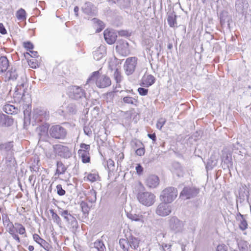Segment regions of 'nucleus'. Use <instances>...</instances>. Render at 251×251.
Returning <instances> with one entry per match:
<instances>
[{
  "label": "nucleus",
  "instance_id": "nucleus-1",
  "mask_svg": "<svg viewBox=\"0 0 251 251\" xmlns=\"http://www.w3.org/2000/svg\"><path fill=\"white\" fill-rule=\"evenodd\" d=\"M134 193L136 194L138 201L142 205L150 207L156 201L155 195L151 192L145 190V187L140 181H135L132 185Z\"/></svg>",
  "mask_w": 251,
  "mask_h": 251
},
{
  "label": "nucleus",
  "instance_id": "nucleus-2",
  "mask_svg": "<svg viewBox=\"0 0 251 251\" xmlns=\"http://www.w3.org/2000/svg\"><path fill=\"white\" fill-rule=\"evenodd\" d=\"M95 81L96 85L100 88L109 87L111 84V80L109 77L103 75H100V70L93 72L88 78L87 83Z\"/></svg>",
  "mask_w": 251,
  "mask_h": 251
},
{
  "label": "nucleus",
  "instance_id": "nucleus-3",
  "mask_svg": "<svg viewBox=\"0 0 251 251\" xmlns=\"http://www.w3.org/2000/svg\"><path fill=\"white\" fill-rule=\"evenodd\" d=\"M168 226L170 230L175 233L183 231L184 223L176 216L171 217L168 220Z\"/></svg>",
  "mask_w": 251,
  "mask_h": 251
},
{
  "label": "nucleus",
  "instance_id": "nucleus-4",
  "mask_svg": "<svg viewBox=\"0 0 251 251\" xmlns=\"http://www.w3.org/2000/svg\"><path fill=\"white\" fill-rule=\"evenodd\" d=\"M177 191L173 187H169L164 189L160 195L161 199L165 202H172L177 197Z\"/></svg>",
  "mask_w": 251,
  "mask_h": 251
},
{
  "label": "nucleus",
  "instance_id": "nucleus-5",
  "mask_svg": "<svg viewBox=\"0 0 251 251\" xmlns=\"http://www.w3.org/2000/svg\"><path fill=\"white\" fill-rule=\"evenodd\" d=\"M32 118L35 123H44L49 119V113L43 109L36 108L33 110Z\"/></svg>",
  "mask_w": 251,
  "mask_h": 251
},
{
  "label": "nucleus",
  "instance_id": "nucleus-6",
  "mask_svg": "<svg viewBox=\"0 0 251 251\" xmlns=\"http://www.w3.org/2000/svg\"><path fill=\"white\" fill-rule=\"evenodd\" d=\"M138 59L136 57L127 58L124 65V69L126 75H129L135 71L137 64Z\"/></svg>",
  "mask_w": 251,
  "mask_h": 251
},
{
  "label": "nucleus",
  "instance_id": "nucleus-7",
  "mask_svg": "<svg viewBox=\"0 0 251 251\" xmlns=\"http://www.w3.org/2000/svg\"><path fill=\"white\" fill-rule=\"evenodd\" d=\"M51 137L55 139H63L65 138L67 131L65 128L60 125L53 126L50 129Z\"/></svg>",
  "mask_w": 251,
  "mask_h": 251
},
{
  "label": "nucleus",
  "instance_id": "nucleus-8",
  "mask_svg": "<svg viewBox=\"0 0 251 251\" xmlns=\"http://www.w3.org/2000/svg\"><path fill=\"white\" fill-rule=\"evenodd\" d=\"M200 189L195 187H185L180 193V197L186 199H190L196 197L200 193Z\"/></svg>",
  "mask_w": 251,
  "mask_h": 251
},
{
  "label": "nucleus",
  "instance_id": "nucleus-9",
  "mask_svg": "<svg viewBox=\"0 0 251 251\" xmlns=\"http://www.w3.org/2000/svg\"><path fill=\"white\" fill-rule=\"evenodd\" d=\"M116 51L123 56H127L130 54L128 43L123 40H119L117 43Z\"/></svg>",
  "mask_w": 251,
  "mask_h": 251
},
{
  "label": "nucleus",
  "instance_id": "nucleus-10",
  "mask_svg": "<svg viewBox=\"0 0 251 251\" xmlns=\"http://www.w3.org/2000/svg\"><path fill=\"white\" fill-rule=\"evenodd\" d=\"M168 202H161L156 207L155 212L157 215L161 217L169 215L172 211L171 206L168 204Z\"/></svg>",
  "mask_w": 251,
  "mask_h": 251
},
{
  "label": "nucleus",
  "instance_id": "nucleus-11",
  "mask_svg": "<svg viewBox=\"0 0 251 251\" xmlns=\"http://www.w3.org/2000/svg\"><path fill=\"white\" fill-rule=\"evenodd\" d=\"M53 148L56 153L62 157L67 158L71 155V151L66 146L59 144L55 145Z\"/></svg>",
  "mask_w": 251,
  "mask_h": 251
},
{
  "label": "nucleus",
  "instance_id": "nucleus-12",
  "mask_svg": "<svg viewBox=\"0 0 251 251\" xmlns=\"http://www.w3.org/2000/svg\"><path fill=\"white\" fill-rule=\"evenodd\" d=\"M77 218V215L76 214L72 215L70 214L69 216L68 219L67 221L69 223L70 225V227L72 230V231L74 233L75 235L74 236V238L75 239V237L77 238V227H78V223L76 220Z\"/></svg>",
  "mask_w": 251,
  "mask_h": 251
},
{
  "label": "nucleus",
  "instance_id": "nucleus-13",
  "mask_svg": "<svg viewBox=\"0 0 251 251\" xmlns=\"http://www.w3.org/2000/svg\"><path fill=\"white\" fill-rule=\"evenodd\" d=\"M103 34L104 39L108 44H113L116 41L117 36L113 30H105Z\"/></svg>",
  "mask_w": 251,
  "mask_h": 251
},
{
  "label": "nucleus",
  "instance_id": "nucleus-14",
  "mask_svg": "<svg viewBox=\"0 0 251 251\" xmlns=\"http://www.w3.org/2000/svg\"><path fill=\"white\" fill-rule=\"evenodd\" d=\"M159 184L158 177L155 175L149 176L146 180V185L150 188H154Z\"/></svg>",
  "mask_w": 251,
  "mask_h": 251
},
{
  "label": "nucleus",
  "instance_id": "nucleus-15",
  "mask_svg": "<svg viewBox=\"0 0 251 251\" xmlns=\"http://www.w3.org/2000/svg\"><path fill=\"white\" fill-rule=\"evenodd\" d=\"M49 127V125L47 123H45L40 125L36 128V132L38 133L40 140L46 137L48 134Z\"/></svg>",
  "mask_w": 251,
  "mask_h": 251
},
{
  "label": "nucleus",
  "instance_id": "nucleus-16",
  "mask_svg": "<svg viewBox=\"0 0 251 251\" xmlns=\"http://www.w3.org/2000/svg\"><path fill=\"white\" fill-rule=\"evenodd\" d=\"M13 147V142H8L0 144V151L1 153L7 155L12 152Z\"/></svg>",
  "mask_w": 251,
  "mask_h": 251
},
{
  "label": "nucleus",
  "instance_id": "nucleus-17",
  "mask_svg": "<svg viewBox=\"0 0 251 251\" xmlns=\"http://www.w3.org/2000/svg\"><path fill=\"white\" fill-rule=\"evenodd\" d=\"M82 11L88 15L93 16L97 13L96 8L89 2H86L84 5L82 6Z\"/></svg>",
  "mask_w": 251,
  "mask_h": 251
},
{
  "label": "nucleus",
  "instance_id": "nucleus-18",
  "mask_svg": "<svg viewBox=\"0 0 251 251\" xmlns=\"http://www.w3.org/2000/svg\"><path fill=\"white\" fill-rule=\"evenodd\" d=\"M155 77L151 75H144L141 80L140 85L148 87L155 82Z\"/></svg>",
  "mask_w": 251,
  "mask_h": 251
},
{
  "label": "nucleus",
  "instance_id": "nucleus-19",
  "mask_svg": "<svg viewBox=\"0 0 251 251\" xmlns=\"http://www.w3.org/2000/svg\"><path fill=\"white\" fill-rule=\"evenodd\" d=\"M249 7V4L246 0H238L235 4L236 11L244 13L246 12Z\"/></svg>",
  "mask_w": 251,
  "mask_h": 251
},
{
  "label": "nucleus",
  "instance_id": "nucleus-20",
  "mask_svg": "<svg viewBox=\"0 0 251 251\" xmlns=\"http://www.w3.org/2000/svg\"><path fill=\"white\" fill-rule=\"evenodd\" d=\"M231 21V16L226 12H223L221 14L220 22L222 26L227 25L229 27L230 22Z\"/></svg>",
  "mask_w": 251,
  "mask_h": 251
},
{
  "label": "nucleus",
  "instance_id": "nucleus-21",
  "mask_svg": "<svg viewBox=\"0 0 251 251\" xmlns=\"http://www.w3.org/2000/svg\"><path fill=\"white\" fill-rule=\"evenodd\" d=\"M13 119L9 118L3 114L0 113V126H9L12 125Z\"/></svg>",
  "mask_w": 251,
  "mask_h": 251
},
{
  "label": "nucleus",
  "instance_id": "nucleus-22",
  "mask_svg": "<svg viewBox=\"0 0 251 251\" xmlns=\"http://www.w3.org/2000/svg\"><path fill=\"white\" fill-rule=\"evenodd\" d=\"M3 110L8 114H15L19 112V109L15 106L7 104L3 106Z\"/></svg>",
  "mask_w": 251,
  "mask_h": 251
},
{
  "label": "nucleus",
  "instance_id": "nucleus-23",
  "mask_svg": "<svg viewBox=\"0 0 251 251\" xmlns=\"http://www.w3.org/2000/svg\"><path fill=\"white\" fill-rule=\"evenodd\" d=\"M176 16L174 11L169 12L167 15V22L170 27H175L176 24Z\"/></svg>",
  "mask_w": 251,
  "mask_h": 251
},
{
  "label": "nucleus",
  "instance_id": "nucleus-24",
  "mask_svg": "<svg viewBox=\"0 0 251 251\" xmlns=\"http://www.w3.org/2000/svg\"><path fill=\"white\" fill-rule=\"evenodd\" d=\"M9 66V63L7 58L5 56L0 57V73L5 72Z\"/></svg>",
  "mask_w": 251,
  "mask_h": 251
},
{
  "label": "nucleus",
  "instance_id": "nucleus-25",
  "mask_svg": "<svg viewBox=\"0 0 251 251\" xmlns=\"http://www.w3.org/2000/svg\"><path fill=\"white\" fill-rule=\"evenodd\" d=\"M128 240L130 247L134 250H137L139 247L140 240L137 238L132 236H129L128 238Z\"/></svg>",
  "mask_w": 251,
  "mask_h": 251
},
{
  "label": "nucleus",
  "instance_id": "nucleus-26",
  "mask_svg": "<svg viewBox=\"0 0 251 251\" xmlns=\"http://www.w3.org/2000/svg\"><path fill=\"white\" fill-rule=\"evenodd\" d=\"M33 240L45 250L48 248V243L44 239L41 238L37 234H34L33 235Z\"/></svg>",
  "mask_w": 251,
  "mask_h": 251
},
{
  "label": "nucleus",
  "instance_id": "nucleus-27",
  "mask_svg": "<svg viewBox=\"0 0 251 251\" xmlns=\"http://www.w3.org/2000/svg\"><path fill=\"white\" fill-rule=\"evenodd\" d=\"M92 23L96 28V32H100L104 28V24L102 21L97 18H93L91 20Z\"/></svg>",
  "mask_w": 251,
  "mask_h": 251
},
{
  "label": "nucleus",
  "instance_id": "nucleus-28",
  "mask_svg": "<svg viewBox=\"0 0 251 251\" xmlns=\"http://www.w3.org/2000/svg\"><path fill=\"white\" fill-rule=\"evenodd\" d=\"M68 95L70 98L73 100H77L78 98V87L72 86L70 88Z\"/></svg>",
  "mask_w": 251,
  "mask_h": 251
},
{
  "label": "nucleus",
  "instance_id": "nucleus-29",
  "mask_svg": "<svg viewBox=\"0 0 251 251\" xmlns=\"http://www.w3.org/2000/svg\"><path fill=\"white\" fill-rule=\"evenodd\" d=\"M56 171L55 175H60L65 173L67 170V167L61 161H57Z\"/></svg>",
  "mask_w": 251,
  "mask_h": 251
},
{
  "label": "nucleus",
  "instance_id": "nucleus-30",
  "mask_svg": "<svg viewBox=\"0 0 251 251\" xmlns=\"http://www.w3.org/2000/svg\"><path fill=\"white\" fill-rule=\"evenodd\" d=\"M127 217L131 220L132 221H134L136 222H140L141 223H144V217L141 214H136L133 213H129L127 214Z\"/></svg>",
  "mask_w": 251,
  "mask_h": 251
},
{
  "label": "nucleus",
  "instance_id": "nucleus-31",
  "mask_svg": "<svg viewBox=\"0 0 251 251\" xmlns=\"http://www.w3.org/2000/svg\"><path fill=\"white\" fill-rule=\"evenodd\" d=\"M79 157L81 158V161L83 163H88L90 162V153L86 151H83L79 150Z\"/></svg>",
  "mask_w": 251,
  "mask_h": 251
},
{
  "label": "nucleus",
  "instance_id": "nucleus-32",
  "mask_svg": "<svg viewBox=\"0 0 251 251\" xmlns=\"http://www.w3.org/2000/svg\"><path fill=\"white\" fill-rule=\"evenodd\" d=\"M119 244L120 247L124 251H129L130 245L129 244L128 239H120L119 240Z\"/></svg>",
  "mask_w": 251,
  "mask_h": 251
},
{
  "label": "nucleus",
  "instance_id": "nucleus-33",
  "mask_svg": "<svg viewBox=\"0 0 251 251\" xmlns=\"http://www.w3.org/2000/svg\"><path fill=\"white\" fill-rule=\"evenodd\" d=\"M16 17L18 20L24 21L26 19V12L23 9L20 8L16 13Z\"/></svg>",
  "mask_w": 251,
  "mask_h": 251
},
{
  "label": "nucleus",
  "instance_id": "nucleus-34",
  "mask_svg": "<svg viewBox=\"0 0 251 251\" xmlns=\"http://www.w3.org/2000/svg\"><path fill=\"white\" fill-rule=\"evenodd\" d=\"M94 249L97 251H105V247L102 242L97 240L94 243Z\"/></svg>",
  "mask_w": 251,
  "mask_h": 251
},
{
  "label": "nucleus",
  "instance_id": "nucleus-35",
  "mask_svg": "<svg viewBox=\"0 0 251 251\" xmlns=\"http://www.w3.org/2000/svg\"><path fill=\"white\" fill-rule=\"evenodd\" d=\"M6 76L8 78V80H15L17 79L18 74L15 69L8 71L6 73Z\"/></svg>",
  "mask_w": 251,
  "mask_h": 251
},
{
  "label": "nucleus",
  "instance_id": "nucleus-36",
  "mask_svg": "<svg viewBox=\"0 0 251 251\" xmlns=\"http://www.w3.org/2000/svg\"><path fill=\"white\" fill-rule=\"evenodd\" d=\"M80 206L83 214V217L86 218L89 211V207L88 204L84 201H82L80 203Z\"/></svg>",
  "mask_w": 251,
  "mask_h": 251
},
{
  "label": "nucleus",
  "instance_id": "nucleus-37",
  "mask_svg": "<svg viewBox=\"0 0 251 251\" xmlns=\"http://www.w3.org/2000/svg\"><path fill=\"white\" fill-rule=\"evenodd\" d=\"M123 100L125 103L135 105L137 103V100L131 97H125L123 98Z\"/></svg>",
  "mask_w": 251,
  "mask_h": 251
},
{
  "label": "nucleus",
  "instance_id": "nucleus-38",
  "mask_svg": "<svg viewBox=\"0 0 251 251\" xmlns=\"http://www.w3.org/2000/svg\"><path fill=\"white\" fill-rule=\"evenodd\" d=\"M50 212L51 214L52 218L54 222L56 223L57 225H60L61 223V220L58 215L52 209H50Z\"/></svg>",
  "mask_w": 251,
  "mask_h": 251
},
{
  "label": "nucleus",
  "instance_id": "nucleus-39",
  "mask_svg": "<svg viewBox=\"0 0 251 251\" xmlns=\"http://www.w3.org/2000/svg\"><path fill=\"white\" fill-rule=\"evenodd\" d=\"M15 226L16 232L20 234H24L25 233V229L22 224L15 223Z\"/></svg>",
  "mask_w": 251,
  "mask_h": 251
},
{
  "label": "nucleus",
  "instance_id": "nucleus-40",
  "mask_svg": "<svg viewBox=\"0 0 251 251\" xmlns=\"http://www.w3.org/2000/svg\"><path fill=\"white\" fill-rule=\"evenodd\" d=\"M174 166L176 168V174L178 176H182L183 175V170L180 164L178 163L174 164Z\"/></svg>",
  "mask_w": 251,
  "mask_h": 251
},
{
  "label": "nucleus",
  "instance_id": "nucleus-41",
  "mask_svg": "<svg viewBox=\"0 0 251 251\" xmlns=\"http://www.w3.org/2000/svg\"><path fill=\"white\" fill-rule=\"evenodd\" d=\"M239 221L240 222L239 226L241 230L244 231L248 228V223L245 218L241 219Z\"/></svg>",
  "mask_w": 251,
  "mask_h": 251
},
{
  "label": "nucleus",
  "instance_id": "nucleus-42",
  "mask_svg": "<svg viewBox=\"0 0 251 251\" xmlns=\"http://www.w3.org/2000/svg\"><path fill=\"white\" fill-rule=\"evenodd\" d=\"M114 77L117 83H120L122 80L121 72L116 69L114 73Z\"/></svg>",
  "mask_w": 251,
  "mask_h": 251
},
{
  "label": "nucleus",
  "instance_id": "nucleus-43",
  "mask_svg": "<svg viewBox=\"0 0 251 251\" xmlns=\"http://www.w3.org/2000/svg\"><path fill=\"white\" fill-rule=\"evenodd\" d=\"M67 110L69 112L72 114H75L77 111L76 105L74 103H70L69 104L67 107Z\"/></svg>",
  "mask_w": 251,
  "mask_h": 251
},
{
  "label": "nucleus",
  "instance_id": "nucleus-44",
  "mask_svg": "<svg viewBox=\"0 0 251 251\" xmlns=\"http://www.w3.org/2000/svg\"><path fill=\"white\" fill-rule=\"evenodd\" d=\"M231 156L230 154L226 153L225 154H223L222 161H224L225 163L227 164H231Z\"/></svg>",
  "mask_w": 251,
  "mask_h": 251
},
{
  "label": "nucleus",
  "instance_id": "nucleus-45",
  "mask_svg": "<svg viewBox=\"0 0 251 251\" xmlns=\"http://www.w3.org/2000/svg\"><path fill=\"white\" fill-rule=\"evenodd\" d=\"M79 150H80V151H83L90 152V146L89 145L85 144L84 143H81L79 145Z\"/></svg>",
  "mask_w": 251,
  "mask_h": 251
},
{
  "label": "nucleus",
  "instance_id": "nucleus-46",
  "mask_svg": "<svg viewBox=\"0 0 251 251\" xmlns=\"http://www.w3.org/2000/svg\"><path fill=\"white\" fill-rule=\"evenodd\" d=\"M166 122V120L165 119L163 118H160L158 121L156 123V127L159 129H161L163 126L164 125Z\"/></svg>",
  "mask_w": 251,
  "mask_h": 251
},
{
  "label": "nucleus",
  "instance_id": "nucleus-47",
  "mask_svg": "<svg viewBox=\"0 0 251 251\" xmlns=\"http://www.w3.org/2000/svg\"><path fill=\"white\" fill-rule=\"evenodd\" d=\"M59 214L64 217V218L67 221L68 219L70 213H69L68 211L67 210H60L59 212Z\"/></svg>",
  "mask_w": 251,
  "mask_h": 251
},
{
  "label": "nucleus",
  "instance_id": "nucleus-48",
  "mask_svg": "<svg viewBox=\"0 0 251 251\" xmlns=\"http://www.w3.org/2000/svg\"><path fill=\"white\" fill-rule=\"evenodd\" d=\"M115 96V92L112 91L107 93L106 94V99L107 101H111L113 100Z\"/></svg>",
  "mask_w": 251,
  "mask_h": 251
},
{
  "label": "nucleus",
  "instance_id": "nucleus-49",
  "mask_svg": "<svg viewBox=\"0 0 251 251\" xmlns=\"http://www.w3.org/2000/svg\"><path fill=\"white\" fill-rule=\"evenodd\" d=\"M57 193L59 196H63L65 194V191L63 189L62 185L58 184L56 186Z\"/></svg>",
  "mask_w": 251,
  "mask_h": 251
},
{
  "label": "nucleus",
  "instance_id": "nucleus-50",
  "mask_svg": "<svg viewBox=\"0 0 251 251\" xmlns=\"http://www.w3.org/2000/svg\"><path fill=\"white\" fill-rule=\"evenodd\" d=\"M98 177L99 176L95 174H90L87 177L88 179L92 182L96 181Z\"/></svg>",
  "mask_w": 251,
  "mask_h": 251
},
{
  "label": "nucleus",
  "instance_id": "nucleus-51",
  "mask_svg": "<svg viewBox=\"0 0 251 251\" xmlns=\"http://www.w3.org/2000/svg\"><path fill=\"white\" fill-rule=\"evenodd\" d=\"M130 0H123L120 4V6L122 8H126L130 6Z\"/></svg>",
  "mask_w": 251,
  "mask_h": 251
},
{
  "label": "nucleus",
  "instance_id": "nucleus-52",
  "mask_svg": "<svg viewBox=\"0 0 251 251\" xmlns=\"http://www.w3.org/2000/svg\"><path fill=\"white\" fill-rule=\"evenodd\" d=\"M138 92L141 96H146L148 93V89L142 87L138 89Z\"/></svg>",
  "mask_w": 251,
  "mask_h": 251
},
{
  "label": "nucleus",
  "instance_id": "nucleus-53",
  "mask_svg": "<svg viewBox=\"0 0 251 251\" xmlns=\"http://www.w3.org/2000/svg\"><path fill=\"white\" fill-rule=\"evenodd\" d=\"M216 251H227V248L225 244L219 245L217 247Z\"/></svg>",
  "mask_w": 251,
  "mask_h": 251
},
{
  "label": "nucleus",
  "instance_id": "nucleus-54",
  "mask_svg": "<svg viewBox=\"0 0 251 251\" xmlns=\"http://www.w3.org/2000/svg\"><path fill=\"white\" fill-rule=\"evenodd\" d=\"M79 98L83 100L84 102H86V93L84 90L80 89L79 90Z\"/></svg>",
  "mask_w": 251,
  "mask_h": 251
},
{
  "label": "nucleus",
  "instance_id": "nucleus-55",
  "mask_svg": "<svg viewBox=\"0 0 251 251\" xmlns=\"http://www.w3.org/2000/svg\"><path fill=\"white\" fill-rule=\"evenodd\" d=\"M137 174L140 176L143 174V168L142 166L140 164H138L137 165V166L135 168Z\"/></svg>",
  "mask_w": 251,
  "mask_h": 251
},
{
  "label": "nucleus",
  "instance_id": "nucleus-56",
  "mask_svg": "<svg viewBox=\"0 0 251 251\" xmlns=\"http://www.w3.org/2000/svg\"><path fill=\"white\" fill-rule=\"evenodd\" d=\"M24 46L27 50H32L34 48L33 45L30 42H24Z\"/></svg>",
  "mask_w": 251,
  "mask_h": 251
},
{
  "label": "nucleus",
  "instance_id": "nucleus-57",
  "mask_svg": "<svg viewBox=\"0 0 251 251\" xmlns=\"http://www.w3.org/2000/svg\"><path fill=\"white\" fill-rule=\"evenodd\" d=\"M85 134L88 136H90L92 134V131L89 126H85L83 128Z\"/></svg>",
  "mask_w": 251,
  "mask_h": 251
},
{
  "label": "nucleus",
  "instance_id": "nucleus-58",
  "mask_svg": "<svg viewBox=\"0 0 251 251\" xmlns=\"http://www.w3.org/2000/svg\"><path fill=\"white\" fill-rule=\"evenodd\" d=\"M145 153V149L143 148H140L136 150V154L139 156H142Z\"/></svg>",
  "mask_w": 251,
  "mask_h": 251
},
{
  "label": "nucleus",
  "instance_id": "nucleus-59",
  "mask_svg": "<svg viewBox=\"0 0 251 251\" xmlns=\"http://www.w3.org/2000/svg\"><path fill=\"white\" fill-rule=\"evenodd\" d=\"M0 33L2 34H5L7 33L6 30L2 23H0Z\"/></svg>",
  "mask_w": 251,
  "mask_h": 251
},
{
  "label": "nucleus",
  "instance_id": "nucleus-60",
  "mask_svg": "<svg viewBox=\"0 0 251 251\" xmlns=\"http://www.w3.org/2000/svg\"><path fill=\"white\" fill-rule=\"evenodd\" d=\"M15 226H14L13 224H12L11 227L8 228V231L11 235L15 233Z\"/></svg>",
  "mask_w": 251,
  "mask_h": 251
},
{
  "label": "nucleus",
  "instance_id": "nucleus-61",
  "mask_svg": "<svg viewBox=\"0 0 251 251\" xmlns=\"http://www.w3.org/2000/svg\"><path fill=\"white\" fill-rule=\"evenodd\" d=\"M107 166L109 168L114 167V162L112 159H109L107 161Z\"/></svg>",
  "mask_w": 251,
  "mask_h": 251
},
{
  "label": "nucleus",
  "instance_id": "nucleus-62",
  "mask_svg": "<svg viewBox=\"0 0 251 251\" xmlns=\"http://www.w3.org/2000/svg\"><path fill=\"white\" fill-rule=\"evenodd\" d=\"M29 64L32 68H36L37 66H38L37 64L33 61V60H30L29 62Z\"/></svg>",
  "mask_w": 251,
  "mask_h": 251
},
{
  "label": "nucleus",
  "instance_id": "nucleus-63",
  "mask_svg": "<svg viewBox=\"0 0 251 251\" xmlns=\"http://www.w3.org/2000/svg\"><path fill=\"white\" fill-rule=\"evenodd\" d=\"M30 55L32 57H36L38 56V53L36 51L30 50Z\"/></svg>",
  "mask_w": 251,
  "mask_h": 251
},
{
  "label": "nucleus",
  "instance_id": "nucleus-64",
  "mask_svg": "<svg viewBox=\"0 0 251 251\" xmlns=\"http://www.w3.org/2000/svg\"><path fill=\"white\" fill-rule=\"evenodd\" d=\"M171 247V245H167L166 244H162V248L165 251H167V250H169L170 249Z\"/></svg>",
  "mask_w": 251,
  "mask_h": 251
}]
</instances>
